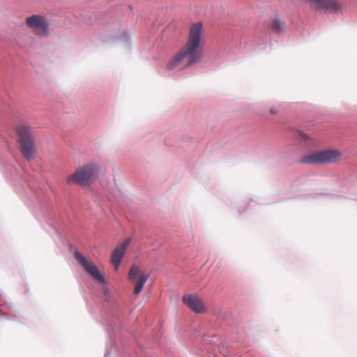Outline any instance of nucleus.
<instances>
[{
    "instance_id": "nucleus-1",
    "label": "nucleus",
    "mask_w": 357,
    "mask_h": 357,
    "mask_svg": "<svg viewBox=\"0 0 357 357\" xmlns=\"http://www.w3.org/2000/svg\"><path fill=\"white\" fill-rule=\"evenodd\" d=\"M202 34L201 22L194 23L190 26L187 42L168 63L169 70L180 66L187 68L199 61L201 57Z\"/></svg>"
},
{
    "instance_id": "nucleus-2",
    "label": "nucleus",
    "mask_w": 357,
    "mask_h": 357,
    "mask_svg": "<svg viewBox=\"0 0 357 357\" xmlns=\"http://www.w3.org/2000/svg\"><path fill=\"white\" fill-rule=\"evenodd\" d=\"M16 133L22 155L27 160H32L36 153V143L33 135V128L27 124L20 123L16 127Z\"/></svg>"
},
{
    "instance_id": "nucleus-3",
    "label": "nucleus",
    "mask_w": 357,
    "mask_h": 357,
    "mask_svg": "<svg viewBox=\"0 0 357 357\" xmlns=\"http://www.w3.org/2000/svg\"><path fill=\"white\" fill-rule=\"evenodd\" d=\"M342 153L335 149H328L310 153L303 156L300 162L308 165L332 164L342 159Z\"/></svg>"
},
{
    "instance_id": "nucleus-4",
    "label": "nucleus",
    "mask_w": 357,
    "mask_h": 357,
    "mask_svg": "<svg viewBox=\"0 0 357 357\" xmlns=\"http://www.w3.org/2000/svg\"><path fill=\"white\" fill-rule=\"evenodd\" d=\"M98 172V166L94 163H89L77 168L75 172L69 175L66 182L69 184L75 183L82 186L89 185Z\"/></svg>"
},
{
    "instance_id": "nucleus-5",
    "label": "nucleus",
    "mask_w": 357,
    "mask_h": 357,
    "mask_svg": "<svg viewBox=\"0 0 357 357\" xmlns=\"http://www.w3.org/2000/svg\"><path fill=\"white\" fill-rule=\"evenodd\" d=\"M128 280L135 286L133 293L138 295L144 288V284L149 278V274L137 266H132L129 270L128 275Z\"/></svg>"
},
{
    "instance_id": "nucleus-6",
    "label": "nucleus",
    "mask_w": 357,
    "mask_h": 357,
    "mask_svg": "<svg viewBox=\"0 0 357 357\" xmlns=\"http://www.w3.org/2000/svg\"><path fill=\"white\" fill-rule=\"evenodd\" d=\"M26 24L39 36L46 37L50 33L47 21L43 16L32 15L26 18Z\"/></svg>"
},
{
    "instance_id": "nucleus-7",
    "label": "nucleus",
    "mask_w": 357,
    "mask_h": 357,
    "mask_svg": "<svg viewBox=\"0 0 357 357\" xmlns=\"http://www.w3.org/2000/svg\"><path fill=\"white\" fill-rule=\"evenodd\" d=\"M75 258L81 264L86 271L89 273L94 279L100 283L105 282V278L99 272L96 266L91 261L88 260L83 256L79 251H75L74 253Z\"/></svg>"
},
{
    "instance_id": "nucleus-8",
    "label": "nucleus",
    "mask_w": 357,
    "mask_h": 357,
    "mask_svg": "<svg viewBox=\"0 0 357 357\" xmlns=\"http://www.w3.org/2000/svg\"><path fill=\"white\" fill-rule=\"evenodd\" d=\"M311 8L316 10L324 9L326 10L337 13L341 11L342 5L337 0H307Z\"/></svg>"
},
{
    "instance_id": "nucleus-9",
    "label": "nucleus",
    "mask_w": 357,
    "mask_h": 357,
    "mask_svg": "<svg viewBox=\"0 0 357 357\" xmlns=\"http://www.w3.org/2000/svg\"><path fill=\"white\" fill-rule=\"evenodd\" d=\"M130 242L131 238H128L119 245H118L114 250L111 256V263L114 265L116 270L119 268L122 258L125 254L126 250L130 245Z\"/></svg>"
},
{
    "instance_id": "nucleus-10",
    "label": "nucleus",
    "mask_w": 357,
    "mask_h": 357,
    "mask_svg": "<svg viewBox=\"0 0 357 357\" xmlns=\"http://www.w3.org/2000/svg\"><path fill=\"white\" fill-rule=\"evenodd\" d=\"M183 301L192 310L197 313H202L206 310L204 302L197 296L185 295L183 297Z\"/></svg>"
},
{
    "instance_id": "nucleus-11",
    "label": "nucleus",
    "mask_w": 357,
    "mask_h": 357,
    "mask_svg": "<svg viewBox=\"0 0 357 357\" xmlns=\"http://www.w3.org/2000/svg\"><path fill=\"white\" fill-rule=\"evenodd\" d=\"M16 41L19 46L26 48L33 43L34 39L29 34H23L19 36Z\"/></svg>"
},
{
    "instance_id": "nucleus-12",
    "label": "nucleus",
    "mask_w": 357,
    "mask_h": 357,
    "mask_svg": "<svg viewBox=\"0 0 357 357\" xmlns=\"http://www.w3.org/2000/svg\"><path fill=\"white\" fill-rule=\"evenodd\" d=\"M271 27L273 31L280 33L285 30L286 25L279 18H275L273 20Z\"/></svg>"
},
{
    "instance_id": "nucleus-13",
    "label": "nucleus",
    "mask_w": 357,
    "mask_h": 357,
    "mask_svg": "<svg viewBox=\"0 0 357 357\" xmlns=\"http://www.w3.org/2000/svg\"><path fill=\"white\" fill-rule=\"evenodd\" d=\"M269 111H270V113L272 114H275L278 113V109L275 107H271Z\"/></svg>"
},
{
    "instance_id": "nucleus-14",
    "label": "nucleus",
    "mask_w": 357,
    "mask_h": 357,
    "mask_svg": "<svg viewBox=\"0 0 357 357\" xmlns=\"http://www.w3.org/2000/svg\"><path fill=\"white\" fill-rule=\"evenodd\" d=\"M301 137H302V138H303V139H305V140H307V139H308V137H307V135H305V134H301Z\"/></svg>"
}]
</instances>
